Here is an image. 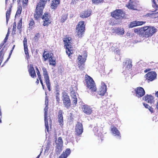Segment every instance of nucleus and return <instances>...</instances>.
<instances>
[{"label": "nucleus", "instance_id": "4d7b16f0", "mask_svg": "<svg viewBox=\"0 0 158 158\" xmlns=\"http://www.w3.org/2000/svg\"><path fill=\"white\" fill-rule=\"evenodd\" d=\"M48 97H46L45 100V104L46 105H48Z\"/></svg>", "mask_w": 158, "mask_h": 158}, {"label": "nucleus", "instance_id": "49530a36", "mask_svg": "<svg viewBox=\"0 0 158 158\" xmlns=\"http://www.w3.org/2000/svg\"><path fill=\"white\" fill-rule=\"evenodd\" d=\"M40 35L39 33L36 34L34 37V39L35 41H37L40 38Z\"/></svg>", "mask_w": 158, "mask_h": 158}, {"label": "nucleus", "instance_id": "e2e57ef3", "mask_svg": "<svg viewBox=\"0 0 158 158\" xmlns=\"http://www.w3.org/2000/svg\"><path fill=\"white\" fill-rule=\"evenodd\" d=\"M42 152V151L40 152V154H39V155L38 156L36 157V158H39V157L40 156Z\"/></svg>", "mask_w": 158, "mask_h": 158}, {"label": "nucleus", "instance_id": "4468645a", "mask_svg": "<svg viewBox=\"0 0 158 158\" xmlns=\"http://www.w3.org/2000/svg\"><path fill=\"white\" fill-rule=\"evenodd\" d=\"M132 65V61L130 59L127 60L125 62H123V67L126 72H130L131 70Z\"/></svg>", "mask_w": 158, "mask_h": 158}, {"label": "nucleus", "instance_id": "37998d69", "mask_svg": "<svg viewBox=\"0 0 158 158\" xmlns=\"http://www.w3.org/2000/svg\"><path fill=\"white\" fill-rule=\"evenodd\" d=\"M22 18H21L17 24V28L20 29L22 28Z\"/></svg>", "mask_w": 158, "mask_h": 158}, {"label": "nucleus", "instance_id": "f704fd0d", "mask_svg": "<svg viewBox=\"0 0 158 158\" xmlns=\"http://www.w3.org/2000/svg\"><path fill=\"white\" fill-rule=\"evenodd\" d=\"M56 99V100L57 102L59 104L60 101V93L59 91L58 90H56V92L55 94Z\"/></svg>", "mask_w": 158, "mask_h": 158}, {"label": "nucleus", "instance_id": "6ab92c4d", "mask_svg": "<svg viewBox=\"0 0 158 158\" xmlns=\"http://www.w3.org/2000/svg\"><path fill=\"white\" fill-rule=\"evenodd\" d=\"M91 11L89 9L85 10L80 14V17L82 18H85L89 17L91 14Z\"/></svg>", "mask_w": 158, "mask_h": 158}, {"label": "nucleus", "instance_id": "f03ea898", "mask_svg": "<svg viewBox=\"0 0 158 158\" xmlns=\"http://www.w3.org/2000/svg\"><path fill=\"white\" fill-rule=\"evenodd\" d=\"M86 76L85 81L87 88L90 90L92 93L96 92L97 90V88L94 81L90 76L87 75H86Z\"/></svg>", "mask_w": 158, "mask_h": 158}, {"label": "nucleus", "instance_id": "7c9ffc66", "mask_svg": "<svg viewBox=\"0 0 158 158\" xmlns=\"http://www.w3.org/2000/svg\"><path fill=\"white\" fill-rule=\"evenodd\" d=\"M22 7L21 6H18L17 8V10L15 15V17H19L21 14L22 11Z\"/></svg>", "mask_w": 158, "mask_h": 158}, {"label": "nucleus", "instance_id": "13d9d810", "mask_svg": "<svg viewBox=\"0 0 158 158\" xmlns=\"http://www.w3.org/2000/svg\"><path fill=\"white\" fill-rule=\"evenodd\" d=\"M143 106H145V107L146 108H149L150 107L148 104L146 103H143Z\"/></svg>", "mask_w": 158, "mask_h": 158}, {"label": "nucleus", "instance_id": "de8ad7c7", "mask_svg": "<svg viewBox=\"0 0 158 158\" xmlns=\"http://www.w3.org/2000/svg\"><path fill=\"white\" fill-rule=\"evenodd\" d=\"M36 70L37 74V76H38V78L39 79V78H42L40 74V71H39L38 68H37V67H36Z\"/></svg>", "mask_w": 158, "mask_h": 158}, {"label": "nucleus", "instance_id": "6e6d98bb", "mask_svg": "<svg viewBox=\"0 0 158 158\" xmlns=\"http://www.w3.org/2000/svg\"><path fill=\"white\" fill-rule=\"evenodd\" d=\"M39 79L40 81V83L42 85L43 89H44V84H43V81H42V78H39Z\"/></svg>", "mask_w": 158, "mask_h": 158}, {"label": "nucleus", "instance_id": "09e8293b", "mask_svg": "<svg viewBox=\"0 0 158 158\" xmlns=\"http://www.w3.org/2000/svg\"><path fill=\"white\" fill-rule=\"evenodd\" d=\"M13 51V50H10L9 56L7 58V60H6V61L4 63V64H5L6 62H7L8 61V60H9V59L10 58V56L11 55V54L12 53Z\"/></svg>", "mask_w": 158, "mask_h": 158}, {"label": "nucleus", "instance_id": "79ce46f5", "mask_svg": "<svg viewBox=\"0 0 158 158\" xmlns=\"http://www.w3.org/2000/svg\"><path fill=\"white\" fill-rule=\"evenodd\" d=\"M27 40L26 37H25L23 41L24 49H28Z\"/></svg>", "mask_w": 158, "mask_h": 158}, {"label": "nucleus", "instance_id": "c03bdc74", "mask_svg": "<svg viewBox=\"0 0 158 158\" xmlns=\"http://www.w3.org/2000/svg\"><path fill=\"white\" fill-rule=\"evenodd\" d=\"M92 1L93 3L98 4L100 3H103L104 0H92Z\"/></svg>", "mask_w": 158, "mask_h": 158}, {"label": "nucleus", "instance_id": "ddd939ff", "mask_svg": "<svg viewBox=\"0 0 158 158\" xmlns=\"http://www.w3.org/2000/svg\"><path fill=\"white\" fill-rule=\"evenodd\" d=\"M135 95L139 98L142 97L145 94V91L144 89L142 87H139L135 89Z\"/></svg>", "mask_w": 158, "mask_h": 158}, {"label": "nucleus", "instance_id": "412c9836", "mask_svg": "<svg viewBox=\"0 0 158 158\" xmlns=\"http://www.w3.org/2000/svg\"><path fill=\"white\" fill-rule=\"evenodd\" d=\"M63 112L61 110H60L58 112V122L59 123V125L60 126H62L63 125Z\"/></svg>", "mask_w": 158, "mask_h": 158}, {"label": "nucleus", "instance_id": "3c124183", "mask_svg": "<svg viewBox=\"0 0 158 158\" xmlns=\"http://www.w3.org/2000/svg\"><path fill=\"white\" fill-rule=\"evenodd\" d=\"M71 94V96L72 99L77 98L75 93L73 91Z\"/></svg>", "mask_w": 158, "mask_h": 158}, {"label": "nucleus", "instance_id": "2eb2a0df", "mask_svg": "<svg viewBox=\"0 0 158 158\" xmlns=\"http://www.w3.org/2000/svg\"><path fill=\"white\" fill-rule=\"evenodd\" d=\"M102 86L100 88L98 94L101 96L104 95L106 92V86L104 82L102 83Z\"/></svg>", "mask_w": 158, "mask_h": 158}, {"label": "nucleus", "instance_id": "864d4df0", "mask_svg": "<svg viewBox=\"0 0 158 158\" xmlns=\"http://www.w3.org/2000/svg\"><path fill=\"white\" fill-rule=\"evenodd\" d=\"M79 0H72L70 4L71 5L76 4L77 2Z\"/></svg>", "mask_w": 158, "mask_h": 158}, {"label": "nucleus", "instance_id": "aec40b11", "mask_svg": "<svg viewBox=\"0 0 158 158\" xmlns=\"http://www.w3.org/2000/svg\"><path fill=\"white\" fill-rule=\"evenodd\" d=\"M28 71L30 76L32 78H35L36 77V73L33 65L32 64L30 65Z\"/></svg>", "mask_w": 158, "mask_h": 158}, {"label": "nucleus", "instance_id": "a18cd8bd", "mask_svg": "<svg viewBox=\"0 0 158 158\" xmlns=\"http://www.w3.org/2000/svg\"><path fill=\"white\" fill-rule=\"evenodd\" d=\"M8 39V37H5L4 39L3 40V42L1 43L0 44V49H1L2 48L4 44L6 43L7 41V40Z\"/></svg>", "mask_w": 158, "mask_h": 158}, {"label": "nucleus", "instance_id": "7ed1b4c3", "mask_svg": "<svg viewBox=\"0 0 158 158\" xmlns=\"http://www.w3.org/2000/svg\"><path fill=\"white\" fill-rule=\"evenodd\" d=\"M85 31V25L84 24V21H80L76 28V35L79 38L82 36L83 34H84Z\"/></svg>", "mask_w": 158, "mask_h": 158}, {"label": "nucleus", "instance_id": "f257e3e1", "mask_svg": "<svg viewBox=\"0 0 158 158\" xmlns=\"http://www.w3.org/2000/svg\"><path fill=\"white\" fill-rule=\"evenodd\" d=\"M157 31L156 28L152 26H145L134 29V32L145 38L151 37Z\"/></svg>", "mask_w": 158, "mask_h": 158}, {"label": "nucleus", "instance_id": "8fccbe9b", "mask_svg": "<svg viewBox=\"0 0 158 158\" xmlns=\"http://www.w3.org/2000/svg\"><path fill=\"white\" fill-rule=\"evenodd\" d=\"M73 99L72 100V103L73 104V105H74L75 106L76 105V104L77 103V98H74L72 99Z\"/></svg>", "mask_w": 158, "mask_h": 158}, {"label": "nucleus", "instance_id": "72a5a7b5", "mask_svg": "<svg viewBox=\"0 0 158 158\" xmlns=\"http://www.w3.org/2000/svg\"><path fill=\"white\" fill-rule=\"evenodd\" d=\"M62 146L56 145V152L57 155L59 154L62 150Z\"/></svg>", "mask_w": 158, "mask_h": 158}, {"label": "nucleus", "instance_id": "0eeeda50", "mask_svg": "<svg viewBox=\"0 0 158 158\" xmlns=\"http://www.w3.org/2000/svg\"><path fill=\"white\" fill-rule=\"evenodd\" d=\"M62 100L64 107L69 109L71 106V101L69 97L66 92H63L62 96Z\"/></svg>", "mask_w": 158, "mask_h": 158}, {"label": "nucleus", "instance_id": "b1692460", "mask_svg": "<svg viewBox=\"0 0 158 158\" xmlns=\"http://www.w3.org/2000/svg\"><path fill=\"white\" fill-rule=\"evenodd\" d=\"M143 99L148 102L152 103L154 101V97L151 95L148 94L143 97Z\"/></svg>", "mask_w": 158, "mask_h": 158}, {"label": "nucleus", "instance_id": "a211bd4d", "mask_svg": "<svg viewBox=\"0 0 158 158\" xmlns=\"http://www.w3.org/2000/svg\"><path fill=\"white\" fill-rule=\"evenodd\" d=\"M146 76L147 80L150 81H152L156 78V74L155 72H150L147 73Z\"/></svg>", "mask_w": 158, "mask_h": 158}, {"label": "nucleus", "instance_id": "338daca9", "mask_svg": "<svg viewBox=\"0 0 158 158\" xmlns=\"http://www.w3.org/2000/svg\"><path fill=\"white\" fill-rule=\"evenodd\" d=\"M59 85H58V84H56V88H57V89H58V88H59Z\"/></svg>", "mask_w": 158, "mask_h": 158}, {"label": "nucleus", "instance_id": "052dcab7", "mask_svg": "<svg viewBox=\"0 0 158 158\" xmlns=\"http://www.w3.org/2000/svg\"><path fill=\"white\" fill-rule=\"evenodd\" d=\"M151 70V69H145L144 71V72L146 73H147V72H148V71H150Z\"/></svg>", "mask_w": 158, "mask_h": 158}, {"label": "nucleus", "instance_id": "5fc2aeb1", "mask_svg": "<svg viewBox=\"0 0 158 158\" xmlns=\"http://www.w3.org/2000/svg\"><path fill=\"white\" fill-rule=\"evenodd\" d=\"M28 50H24L25 54L26 55V58L27 59L29 58Z\"/></svg>", "mask_w": 158, "mask_h": 158}, {"label": "nucleus", "instance_id": "0e129e2a", "mask_svg": "<svg viewBox=\"0 0 158 158\" xmlns=\"http://www.w3.org/2000/svg\"><path fill=\"white\" fill-rule=\"evenodd\" d=\"M155 95L157 98H158V91L155 93Z\"/></svg>", "mask_w": 158, "mask_h": 158}, {"label": "nucleus", "instance_id": "58836bf2", "mask_svg": "<svg viewBox=\"0 0 158 158\" xmlns=\"http://www.w3.org/2000/svg\"><path fill=\"white\" fill-rule=\"evenodd\" d=\"M50 0H40L38 3L45 6L47 2H49Z\"/></svg>", "mask_w": 158, "mask_h": 158}, {"label": "nucleus", "instance_id": "6e6552de", "mask_svg": "<svg viewBox=\"0 0 158 158\" xmlns=\"http://www.w3.org/2000/svg\"><path fill=\"white\" fill-rule=\"evenodd\" d=\"M42 70L45 82L47 86V87L48 91H50L51 90V84L49 78L48 72L47 71V69L44 67H43L42 68Z\"/></svg>", "mask_w": 158, "mask_h": 158}, {"label": "nucleus", "instance_id": "4be33fe9", "mask_svg": "<svg viewBox=\"0 0 158 158\" xmlns=\"http://www.w3.org/2000/svg\"><path fill=\"white\" fill-rule=\"evenodd\" d=\"M71 152V150L69 148L66 149L60 156L59 158H66L70 155Z\"/></svg>", "mask_w": 158, "mask_h": 158}, {"label": "nucleus", "instance_id": "5701e85b", "mask_svg": "<svg viewBox=\"0 0 158 158\" xmlns=\"http://www.w3.org/2000/svg\"><path fill=\"white\" fill-rule=\"evenodd\" d=\"M152 6L153 8L152 12L158 13V0H152Z\"/></svg>", "mask_w": 158, "mask_h": 158}, {"label": "nucleus", "instance_id": "a19ab883", "mask_svg": "<svg viewBox=\"0 0 158 158\" xmlns=\"http://www.w3.org/2000/svg\"><path fill=\"white\" fill-rule=\"evenodd\" d=\"M46 106L44 109V118H48V114L47 111L48 110V105H46Z\"/></svg>", "mask_w": 158, "mask_h": 158}, {"label": "nucleus", "instance_id": "9d476101", "mask_svg": "<svg viewBox=\"0 0 158 158\" xmlns=\"http://www.w3.org/2000/svg\"><path fill=\"white\" fill-rule=\"evenodd\" d=\"M51 16L48 12H45L42 17L43 20V25L44 26H48L52 22Z\"/></svg>", "mask_w": 158, "mask_h": 158}, {"label": "nucleus", "instance_id": "680f3d73", "mask_svg": "<svg viewBox=\"0 0 158 158\" xmlns=\"http://www.w3.org/2000/svg\"><path fill=\"white\" fill-rule=\"evenodd\" d=\"M9 34H10V32L9 31V30H8V32H7V33L6 34V36L8 37V36L9 35Z\"/></svg>", "mask_w": 158, "mask_h": 158}, {"label": "nucleus", "instance_id": "c756f323", "mask_svg": "<svg viewBox=\"0 0 158 158\" xmlns=\"http://www.w3.org/2000/svg\"><path fill=\"white\" fill-rule=\"evenodd\" d=\"M68 15L66 14H63L61 16L60 22L63 23L67 19Z\"/></svg>", "mask_w": 158, "mask_h": 158}, {"label": "nucleus", "instance_id": "1a4fd4ad", "mask_svg": "<svg viewBox=\"0 0 158 158\" xmlns=\"http://www.w3.org/2000/svg\"><path fill=\"white\" fill-rule=\"evenodd\" d=\"M5 9H7L6 13V22L7 24L10 17L12 4L10 0H5Z\"/></svg>", "mask_w": 158, "mask_h": 158}, {"label": "nucleus", "instance_id": "9b49d317", "mask_svg": "<svg viewBox=\"0 0 158 158\" xmlns=\"http://www.w3.org/2000/svg\"><path fill=\"white\" fill-rule=\"evenodd\" d=\"M83 131V128L82 124L77 122L76 125L75 127V135L77 136H80Z\"/></svg>", "mask_w": 158, "mask_h": 158}, {"label": "nucleus", "instance_id": "473e14b6", "mask_svg": "<svg viewBox=\"0 0 158 158\" xmlns=\"http://www.w3.org/2000/svg\"><path fill=\"white\" fill-rule=\"evenodd\" d=\"M63 143V141L62 139V138L61 137H59L57 142L56 143V145H58L60 146H62Z\"/></svg>", "mask_w": 158, "mask_h": 158}, {"label": "nucleus", "instance_id": "c9c22d12", "mask_svg": "<svg viewBox=\"0 0 158 158\" xmlns=\"http://www.w3.org/2000/svg\"><path fill=\"white\" fill-rule=\"evenodd\" d=\"M35 25V23L33 19L31 18L29 21V27L32 28L34 27Z\"/></svg>", "mask_w": 158, "mask_h": 158}, {"label": "nucleus", "instance_id": "bb28decb", "mask_svg": "<svg viewBox=\"0 0 158 158\" xmlns=\"http://www.w3.org/2000/svg\"><path fill=\"white\" fill-rule=\"evenodd\" d=\"M60 3V0H53L52 2L51 5V9H55L56 8Z\"/></svg>", "mask_w": 158, "mask_h": 158}, {"label": "nucleus", "instance_id": "f8f14e48", "mask_svg": "<svg viewBox=\"0 0 158 158\" xmlns=\"http://www.w3.org/2000/svg\"><path fill=\"white\" fill-rule=\"evenodd\" d=\"M63 41L66 49H70L73 48V42L71 37H66L63 40Z\"/></svg>", "mask_w": 158, "mask_h": 158}, {"label": "nucleus", "instance_id": "ea45409f", "mask_svg": "<svg viewBox=\"0 0 158 158\" xmlns=\"http://www.w3.org/2000/svg\"><path fill=\"white\" fill-rule=\"evenodd\" d=\"M66 53L68 56L71 57L74 54L73 50H66Z\"/></svg>", "mask_w": 158, "mask_h": 158}, {"label": "nucleus", "instance_id": "bf43d9fd", "mask_svg": "<svg viewBox=\"0 0 158 158\" xmlns=\"http://www.w3.org/2000/svg\"><path fill=\"white\" fill-rule=\"evenodd\" d=\"M148 109H149V111L151 112V113H153V111H154V110H153V108L151 107L150 106L149 108H148Z\"/></svg>", "mask_w": 158, "mask_h": 158}, {"label": "nucleus", "instance_id": "39448f33", "mask_svg": "<svg viewBox=\"0 0 158 158\" xmlns=\"http://www.w3.org/2000/svg\"><path fill=\"white\" fill-rule=\"evenodd\" d=\"M87 54L86 51H84V54L82 55H79L78 56V65L80 69L83 70L84 68L85 63L86 60Z\"/></svg>", "mask_w": 158, "mask_h": 158}, {"label": "nucleus", "instance_id": "2f4dec72", "mask_svg": "<svg viewBox=\"0 0 158 158\" xmlns=\"http://www.w3.org/2000/svg\"><path fill=\"white\" fill-rule=\"evenodd\" d=\"M28 0H17V2L18 4L22 2V5L23 6L27 5Z\"/></svg>", "mask_w": 158, "mask_h": 158}, {"label": "nucleus", "instance_id": "603ef678", "mask_svg": "<svg viewBox=\"0 0 158 158\" xmlns=\"http://www.w3.org/2000/svg\"><path fill=\"white\" fill-rule=\"evenodd\" d=\"M16 22H14L13 23V26L12 28L13 31H15L16 28Z\"/></svg>", "mask_w": 158, "mask_h": 158}, {"label": "nucleus", "instance_id": "69168bd1", "mask_svg": "<svg viewBox=\"0 0 158 158\" xmlns=\"http://www.w3.org/2000/svg\"><path fill=\"white\" fill-rule=\"evenodd\" d=\"M36 83L37 84L39 83V80L37 79L36 81Z\"/></svg>", "mask_w": 158, "mask_h": 158}, {"label": "nucleus", "instance_id": "e433bc0d", "mask_svg": "<svg viewBox=\"0 0 158 158\" xmlns=\"http://www.w3.org/2000/svg\"><path fill=\"white\" fill-rule=\"evenodd\" d=\"M48 60L50 65H52L53 66L56 65V63L55 60L53 58L52 56L51 57V58H50Z\"/></svg>", "mask_w": 158, "mask_h": 158}, {"label": "nucleus", "instance_id": "cd10ccee", "mask_svg": "<svg viewBox=\"0 0 158 158\" xmlns=\"http://www.w3.org/2000/svg\"><path fill=\"white\" fill-rule=\"evenodd\" d=\"M115 32L118 35H123L124 33V30L123 28L118 27L115 30Z\"/></svg>", "mask_w": 158, "mask_h": 158}, {"label": "nucleus", "instance_id": "dca6fc26", "mask_svg": "<svg viewBox=\"0 0 158 158\" xmlns=\"http://www.w3.org/2000/svg\"><path fill=\"white\" fill-rule=\"evenodd\" d=\"M81 109L83 112L87 115H90L92 113V109L87 105H82Z\"/></svg>", "mask_w": 158, "mask_h": 158}, {"label": "nucleus", "instance_id": "4c0bfd02", "mask_svg": "<svg viewBox=\"0 0 158 158\" xmlns=\"http://www.w3.org/2000/svg\"><path fill=\"white\" fill-rule=\"evenodd\" d=\"M45 121V131H46L48 132H49V126L48 123V118H44Z\"/></svg>", "mask_w": 158, "mask_h": 158}, {"label": "nucleus", "instance_id": "774afa93", "mask_svg": "<svg viewBox=\"0 0 158 158\" xmlns=\"http://www.w3.org/2000/svg\"><path fill=\"white\" fill-rule=\"evenodd\" d=\"M156 107L157 109H158V102L157 103Z\"/></svg>", "mask_w": 158, "mask_h": 158}, {"label": "nucleus", "instance_id": "c85d7f7f", "mask_svg": "<svg viewBox=\"0 0 158 158\" xmlns=\"http://www.w3.org/2000/svg\"><path fill=\"white\" fill-rule=\"evenodd\" d=\"M112 132L115 134V135L120 136V133L118 129L115 127H113L111 129Z\"/></svg>", "mask_w": 158, "mask_h": 158}, {"label": "nucleus", "instance_id": "393cba45", "mask_svg": "<svg viewBox=\"0 0 158 158\" xmlns=\"http://www.w3.org/2000/svg\"><path fill=\"white\" fill-rule=\"evenodd\" d=\"M53 54L52 53H50L44 51L43 55V57L44 58V60L45 61L48 59V60L52 56Z\"/></svg>", "mask_w": 158, "mask_h": 158}, {"label": "nucleus", "instance_id": "423d86ee", "mask_svg": "<svg viewBox=\"0 0 158 158\" xmlns=\"http://www.w3.org/2000/svg\"><path fill=\"white\" fill-rule=\"evenodd\" d=\"M45 6L38 3L36 5L35 9V13L34 14V17L36 20L42 18L43 13V10Z\"/></svg>", "mask_w": 158, "mask_h": 158}, {"label": "nucleus", "instance_id": "a878e982", "mask_svg": "<svg viewBox=\"0 0 158 158\" xmlns=\"http://www.w3.org/2000/svg\"><path fill=\"white\" fill-rule=\"evenodd\" d=\"M136 3L135 2L131 0H130L126 6L130 9H135Z\"/></svg>", "mask_w": 158, "mask_h": 158}, {"label": "nucleus", "instance_id": "20e7f679", "mask_svg": "<svg viewBox=\"0 0 158 158\" xmlns=\"http://www.w3.org/2000/svg\"><path fill=\"white\" fill-rule=\"evenodd\" d=\"M111 16L116 19H121L125 17V13L122 9H116L110 13Z\"/></svg>", "mask_w": 158, "mask_h": 158}, {"label": "nucleus", "instance_id": "f3484780", "mask_svg": "<svg viewBox=\"0 0 158 158\" xmlns=\"http://www.w3.org/2000/svg\"><path fill=\"white\" fill-rule=\"evenodd\" d=\"M146 23V22L135 21L131 22L128 25L129 28H133L135 27L141 26Z\"/></svg>", "mask_w": 158, "mask_h": 158}]
</instances>
